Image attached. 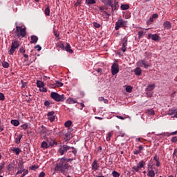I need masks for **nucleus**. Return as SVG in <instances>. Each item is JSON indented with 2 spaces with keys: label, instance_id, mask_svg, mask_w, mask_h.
Listing matches in <instances>:
<instances>
[{
  "label": "nucleus",
  "instance_id": "f257e3e1",
  "mask_svg": "<svg viewBox=\"0 0 177 177\" xmlns=\"http://www.w3.org/2000/svg\"><path fill=\"white\" fill-rule=\"evenodd\" d=\"M68 168H71V165L67 163V161L64 159V158H62L57 160V164L55 167V171H57L61 174H64L66 169Z\"/></svg>",
  "mask_w": 177,
  "mask_h": 177
},
{
  "label": "nucleus",
  "instance_id": "f03ea898",
  "mask_svg": "<svg viewBox=\"0 0 177 177\" xmlns=\"http://www.w3.org/2000/svg\"><path fill=\"white\" fill-rule=\"evenodd\" d=\"M26 30H27L26 26L23 28L21 26H17L16 30L15 31V37H17V38H24L26 34Z\"/></svg>",
  "mask_w": 177,
  "mask_h": 177
},
{
  "label": "nucleus",
  "instance_id": "7ed1b4c3",
  "mask_svg": "<svg viewBox=\"0 0 177 177\" xmlns=\"http://www.w3.org/2000/svg\"><path fill=\"white\" fill-rule=\"evenodd\" d=\"M50 97L55 102H64V95H59L56 92H52Z\"/></svg>",
  "mask_w": 177,
  "mask_h": 177
},
{
  "label": "nucleus",
  "instance_id": "20e7f679",
  "mask_svg": "<svg viewBox=\"0 0 177 177\" xmlns=\"http://www.w3.org/2000/svg\"><path fill=\"white\" fill-rule=\"evenodd\" d=\"M128 21H124L122 19H118L115 23V30H118L121 27H127Z\"/></svg>",
  "mask_w": 177,
  "mask_h": 177
},
{
  "label": "nucleus",
  "instance_id": "39448f33",
  "mask_svg": "<svg viewBox=\"0 0 177 177\" xmlns=\"http://www.w3.org/2000/svg\"><path fill=\"white\" fill-rule=\"evenodd\" d=\"M106 4L111 6L112 12H114L117 9V6H118V1L116 0H107Z\"/></svg>",
  "mask_w": 177,
  "mask_h": 177
},
{
  "label": "nucleus",
  "instance_id": "423d86ee",
  "mask_svg": "<svg viewBox=\"0 0 177 177\" xmlns=\"http://www.w3.org/2000/svg\"><path fill=\"white\" fill-rule=\"evenodd\" d=\"M146 165V162L144 160H141L138 162V166H133L132 167V169L133 172H139V170L142 169V168H145V166Z\"/></svg>",
  "mask_w": 177,
  "mask_h": 177
},
{
  "label": "nucleus",
  "instance_id": "0eeeda50",
  "mask_svg": "<svg viewBox=\"0 0 177 177\" xmlns=\"http://www.w3.org/2000/svg\"><path fill=\"white\" fill-rule=\"evenodd\" d=\"M19 46H20V44H19V41H12L11 44V48L9 50V55H13L16 49H19Z\"/></svg>",
  "mask_w": 177,
  "mask_h": 177
},
{
  "label": "nucleus",
  "instance_id": "6e6552de",
  "mask_svg": "<svg viewBox=\"0 0 177 177\" xmlns=\"http://www.w3.org/2000/svg\"><path fill=\"white\" fill-rule=\"evenodd\" d=\"M119 71H120V68L118 66V64L113 63V65L111 66L112 75H115V74H118Z\"/></svg>",
  "mask_w": 177,
  "mask_h": 177
},
{
  "label": "nucleus",
  "instance_id": "1a4fd4ad",
  "mask_svg": "<svg viewBox=\"0 0 177 177\" xmlns=\"http://www.w3.org/2000/svg\"><path fill=\"white\" fill-rule=\"evenodd\" d=\"M70 150V147L68 145H62L59 149V153L61 154V156H63L65 153H67Z\"/></svg>",
  "mask_w": 177,
  "mask_h": 177
},
{
  "label": "nucleus",
  "instance_id": "9d476101",
  "mask_svg": "<svg viewBox=\"0 0 177 177\" xmlns=\"http://www.w3.org/2000/svg\"><path fill=\"white\" fill-rule=\"evenodd\" d=\"M138 66H140V67H145V68H149V67L150 66L149 62H146L145 59L138 61Z\"/></svg>",
  "mask_w": 177,
  "mask_h": 177
},
{
  "label": "nucleus",
  "instance_id": "9b49d317",
  "mask_svg": "<svg viewBox=\"0 0 177 177\" xmlns=\"http://www.w3.org/2000/svg\"><path fill=\"white\" fill-rule=\"evenodd\" d=\"M46 131H47V129L44 125H42L38 128V133H42V135H45V136H46Z\"/></svg>",
  "mask_w": 177,
  "mask_h": 177
},
{
  "label": "nucleus",
  "instance_id": "f8f14e48",
  "mask_svg": "<svg viewBox=\"0 0 177 177\" xmlns=\"http://www.w3.org/2000/svg\"><path fill=\"white\" fill-rule=\"evenodd\" d=\"M150 38H151V39L153 41H158V39H160V36H158V35L157 34H149L148 35V39H150Z\"/></svg>",
  "mask_w": 177,
  "mask_h": 177
},
{
  "label": "nucleus",
  "instance_id": "ddd939ff",
  "mask_svg": "<svg viewBox=\"0 0 177 177\" xmlns=\"http://www.w3.org/2000/svg\"><path fill=\"white\" fill-rule=\"evenodd\" d=\"M124 41L122 43V52H127V46H128V40L127 37L123 38Z\"/></svg>",
  "mask_w": 177,
  "mask_h": 177
},
{
  "label": "nucleus",
  "instance_id": "4468645a",
  "mask_svg": "<svg viewBox=\"0 0 177 177\" xmlns=\"http://www.w3.org/2000/svg\"><path fill=\"white\" fill-rule=\"evenodd\" d=\"M18 167H19V171L17 172L16 175H19L20 174H23V172H24V171H26L23 164L19 163Z\"/></svg>",
  "mask_w": 177,
  "mask_h": 177
},
{
  "label": "nucleus",
  "instance_id": "2eb2a0df",
  "mask_svg": "<svg viewBox=\"0 0 177 177\" xmlns=\"http://www.w3.org/2000/svg\"><path fill=\"white\" fill-rule=\"evenodd\" d=\"M56 86L60 88V86H63V83L60 82L59 80H57L55 81V84H51V88H56Z\"/></svg>",
  "mask_w": 177,
  "mask_h": 177
},
{
  "label": "nucleus",
  "instance_id": "dca6fc26",
  "mask_svg": "<svg viewBox=\"0 0 177 177\" xmlns=\"http://www.w3.org/2000/svg\"><path fill=\"white\" fill-rule=\"evenodd\" d=\"M30 39V44H37L38 42V37L36 35H32Z\"/></svg>",
  "mask_w": 177,
  "mask_h": 177
},
{
  "label": "nucleus",
  "instance_id": "f3484780",
  "mask_svg": "<svg viewBox=\"0 0 177 177\" xmlns=\"http://www.w3.org/2000/svg\"><path fill=\"white\" fill-rule=\"evenodd\" d=\"M163 27L166 30H169V28H171L172 27V26L171 25V22L166 21L163 24Z\"/></svg>",
  "mask_w": 177,
  "mask_h": 177
},
{
  "label": "nucleus",
  "instance_id": "a211bd4d",
  "mask_svg": "<svg viewBox=\"0 0 177 177\" xmlns=\"http://www.w3.org/2000/svg\"><path fill=\"white\" fill-rule=\"evenodd\" d=\"M99 163H97V160H94L93 162V165H92V168L93 169H94L95 171H97V169H99Z\"/></svg>",
  "mask_w": 177,
  "mask_h": 177
},
{
  "label": "nucleus",
  "instance_id": "6ab92c4d",
  "mask_svg": "<svg viewBox=\"0 0 177 177\" xmlns=\"http://www.w3.org/2000/svg\"><path fill=\"white\" fill-rule=\"evenodd\" d=\"M64 50L68 52L69 53H73V50L71 49V46H70V44H66V46L64 47Z\"/></svg>",
  "mask_w": 177,
  "mask_h": 177
},
{
  "label": "nucleus",
  "instance_id": "aec40b11",
  "mask_svg": "<svg viewBox=\"0 0 177 177\" xmlns=\"http://www.w3.org/2000/svg\"><path fill=\"white\" fill-rule=\"evenodd\" d=\"M12 150L14 153H15L16 156H19L21 151V149H20L19 147H13Z\"/></svg>",
  "mask_w": 177,
  "mask_h": 177
},
{
  "label": "nucleus",
  "instance_id": "412c9836",
  "mask_svg": "<svg viewBox=\"0 0 177 177\" xmlns=\"http://www.w3.org/2000/svg\"><path fill=\"white\" fill-rule=\"evenodd\" d=\"M134 73L136 75H140L142 74V68H140V67H137L134 69Z\"/></svg>",
  "mask_w": 177,
  "mask_h": 177
},
{
  "label": "nucleus",
  "instance_id": "4be33fe9",
  "mask_svg": "<svg viewBox=\"0 0 177 177\" xmlns=\"http://www.w3.org/2000/svg\"><path fill=\"white\" fill-rule=\"evenodd\" d=\"M37 88H44V86H45V83H44V82H42V81L37 80Z\"/></svg>",
  "mask_w": 177,
  "mask_h": 177
},
{
  "label": "nucleus",
  "instance_id": "5701e85b",
  "mask_svg": "<svg viewBox=\"0 0 177 177\" xmlns=\"http://www.w3.org/2000/svg\"><path fill=\"white\" fill-rule=\"evenodd\" d=\"M86 3L87 6H91V5H95L96 3V0H86Z\"/></svg>",
  "mask_w": 177,
  "mask_h": 177
},
{
  "label": "nucleus",
  "instance_id": "b1692460",
  "mask_svg": "<svg viewBox=\"0 0 177 177\" xmlns=\"http://www.w3.org/2000/svg\"><path fill=\"white\" fill-rule=\"evenodd\" d=\"M66 103H68V104H74L77 103V101L73 98H68L66 100Z\"/></svg>",
  "mask_w": 177,
  "mask_h": 177
},
{
  "label": "nucleus",
  "instance_id": "393cba45",
  "mask_svg": "<svg viewBox=\"0 0 177 177\" xmlns=\"http://www.w3.org/2000/svg\"><path fill=\"white\" fill-rule=\"evenodd\" d=\"M156 88V84H151L147 86L146 88V91H149V92H151Z\"/></svg>",
  "mask_w": 177,
  "mask_h": 177
},
{
  "label": "nucleus",
  "instance_id": "a878e982",
  "mask_svg": "<svg viewBox=\"0 0 177 177\" xmlns=\"http://www.w3.org/2000/svg\"><path fill=\"white\" fill-rule=\"evenodd\" d=\"M176 113V109H170L168 111V115H174V114H175Z\"/></svg>",
  "mask_w": 177,
  "mask_h": 177
},
{
  "label": "nucleus",
  "instance_id": "bb28decb",
  "mask_svg": "<svg viewBox=\"0 0 177 177\" xmlns=\"http://www.w3.org/2000/svg\"><path fill=\"white\" fill-rule=\"evenodd\" d=\"M11 124L14 125V127H19V124H20V122L17 120H12Z\"/></svg>",
  "mask_w": 177,
  "mask_h": 177
},
{
  "label": "nucleus",
  "instance_id": "cd10ccee",
  "mask_svg": "<svg viewBox=\"0 0 177 177\" xmlns=\"http://www.w3.org/2000/svg\"><path fill=\"white\" fill-rule=\"evenodd\" d=\"M71 125H73V122H71V120H68L64 123V127H66V128H70Z\"/></svg>",
  "mask_w": 177,
  "mask_h": 177
},
{
  "label": "nucleus",
  "instance_id": "c85d7f7f",
  "mask_svg": "<svg viewBox=\"0 0 177 177\" xmlns=\"http://www.w3.org/2000/svg\"><path fill=\"white\" fill-rule=\"evenodd\" d=\"M120 8H121L122 10H128V9H129V5L122 4Z\"/></svg>",
  "mask_w": 177,
  "mask_h": 177
},
{
  "label": "nucleus",
  "instance_id": "c756f323",
  "mask_svg": "<svg viewBox=\"0 0 177 177\" xmlns=\"http://www.w3.org/2000/svg\"><path fill=\"white\" fill-rule=\"evenodd\" d=\"M148 176H150V177H154L156 176V173L154 172V171L153 169L151 170H149L148 171Z\"/></svg>",
  "mask_w": 177,
  "mask_h": 177
},
{
  "label": "nucleus",
  "instance_id": "7c9ffc66",
  "mask_svg": "<svg viewBox=\"0 0 177 177\" xmlns=\"http://www.w3.org/2000/svg\"><path fill=\"white\" fill-rule=\"evenodd\" d=\"M22 138H23V135L18 136L17 138H15V143H17V145H19Z\"/></svg>",
  "mask_w": 177,
  "mask_h": 177
},
{
  "label": "nucleus",
  "instance_id": "2f4dec72",
  "mask_svg": "<svg viewBox=\"0 0 177 177\" xmlns=\"http://www.w3.org/2000/svg\"><path fill=\"white\" fill-rule=\"evenodd\" d=\"M46 16H50V9H49V6H48L44 11Z\"/></svg>",
  "mask_w": 177,
  "mask_h": 177
},
{
  "label": "nucleus",
  "instance_id": "473e14b6",
  "mask_svg": "<svg viewBox=\"0 0 177 177\" xmlns=\"http://www.w3.org/2000/svg\"><path fill=\"white\" fill-rule=\"evenodd\" d=\"M1 65H2V66H3L4 68H9L10 64H9L8 62H3L1 63Z\"/></svg>",
  "mask_w": 177,
  "mask_h": 177
},
{
  "label": "nucleus",
  "instance_id": "72a5a7b5",
  "mask_svg": "<svg viewBox=\"0 0 177 177\" xmlns=\"http://www.w3.org/2000/svg\"><path fill=\"white\" fill-rule=\"evenodd\" d=\"M57 48H60V49H62V50H64V44L63 43H57Z\"/></svg>",
  "mask_w": 177,
  "mask_h": 177
},
{
  "label": "nucleus",
  "instance_id": "f704fd0d",
  "mask_svg": "<svg viewBox=\"0 0 177 177\" xmlns=\"http://www.w3.org/2000/svg\"><path fill=\"white\" fill-rule=\"evenodd\" d=\"M41 147L42 149H48V143L44 141L41 142Z\"/></svg>",
  "mask_w": 177,
  "mask_h": 177
},
{
  "label": "nucleus",
  "instance_id": "c9c22d12",
  "mask_svg": "<svg viewBox=\"0 0 177 177\" xmlns=\"http://www.w3.org/2000/svg\"><path fill=\"white\" fill-rule=\"evenodd\" d=\"M176 134H177V131L171 132L169 134H168V133H165L163 134V136H174V135H176Z\"/></svg>",
  "mask_w": 177,
  "mask_h": 177
},
{
  "label": "nucleus",
  "instance_id": "e433bc0d",
  "mask_svg": "<svg viewBox=\"0 0 177 177\" xmlns=\"http://www.w3.org/2000/svg\"><path fill=\"white\" fill-rule=\"evenodd\" d=\"M147 113L149 114V115H154V114H156L153 109H147Z\"/></svg>",
  "mask_w": 177,
  "mask_h": 177
},
{
  "label": "nucleus",
  "instance_id": "4c0bfd02",
  "mask_svg": "<svg viewBox=\"0 0 177 177\" xmlns=\"http://www.w3.org/2000/svg\"><path fill=\"white\" fill-rule=\"evenodd\" d=\"M154 21V18H153V17H151L148 21H147V25H150L151 24V23H153Z\"/></svg>",
  "mask_w": 177,
  "mask_h": 177
},
{
  "label": "nucleus",
  "instance_id": "58836bf2",
  "mask_svg": "<svg viewBox=\"0 0 177 177\" xmlns=\"http://www.w3.org/2000/svg\"><path fill=\"white\" fill-rule=\"evenodd\" d=\"M55 115H53V116H48V121H50V122H53V121H55Z\"/></svg>",
  "mask_w": 177,
  "mask_h": 177
},
{
  "label": "nucleus",
  "instance_id": "ea45409f",
  "mask_svg": "<svg viewBox=\"0 0 177 177\" xmlns=\"http://www.w3.org/2000/svg\"><path fill=\"white\" fill-rule=\"evenodd\" d=\"M49 146H53L55 145H57L56 142L53 140H50V141L48 140Z\"/></svg>",
  "mask_w": 177,
  "mask_h": 177
},
{
  "label": "nucleus",
  "instance_id": "a19ab883",
  "mask_svg": "<svg viewBox=\"0 0 177 177\" xmlns=\"http://www.w3.org/2000/svg\"><path fill=\"white\" fill-rule=\"evenodd\" d=\"M113 136V133H109L107 136H106V140L107 142H110L111 137Z\"/></svg>",
  "mask_w": 177,
  "mask_h": 177
},
{
  "label": "nucleus",
  "instance_id": "79ce46f5",
  "mask_svg": "<svg viewBox=\"0 0 177 177\" xmlns=\"http://www.w3.org/2000/svg\"><path fill=\"white\" fill-rule=\"evenodd\" d=\"M112 175H113V177H120V173H118L116 171H113L112 172Z\"/></svg>",
  "mask_w": 177,
  "mask_h": 177
},
{
  "label": "nucleus",
  "instance_id": "37998d69",
  "mask_svg": "<svg viewBox=\"0 0 177 177\" xmlns=\"http://www.w3.org/2000/svg\"><path fill=\"white\" fill-rule=\"evenodd\" d=\"M126 91L129 92V93H131V92H132V86H126Z\"/></svg>",
  "mask_w": 177,
  "mask_h": 177
},
{
  "label": "nucleus",
  "instance_id": "c03bdc74",
  "mask_svg": "<svg viewBox=\"0 0 177 177\" xmlns=\"http://www.w3.org/2000/svg\"><path fill=\"white\" fill-rule=\"evenodd\" d=\"M44 106H46V107H47V109H49V106H50V102H49V101L46 100L44 102Z\"/></svg>",
  "mask_w": 177,
  "mask_h": 177
},
{
  "label": "nucleus",
  "instance_id": "a18cd8bd",
  "mask_svg": "<svg viewBox=\"0 0 177 177\" xmlns=\"http://www.w3.org/2000/svg\"><path fill=\"white\" fill-rule=\"evenodd\" d=\"M55 115V111H50L47 113V117H51V116H53Z\"/></svg>",
  "mask_w": 177,
  "mask_h": 177
},
{
  "label": "nucleus",
  "instance_id": "49530a36",
  "mask_svg": "<svg viewBox=\"0 0 177 177\" xmlns=\"http://www.w3.org/2000/svg\"><path fill=\"white\" fill-rule=\"evenodd\" d=\"M5 168V163L0 164V174H2V169Z\"/></svg>",
  "mask_w": 177,
  "mask_h": 177
},
{
  "label": "nucleus",
  "instance_id": "de8ad7c7",
  "mask_svg": "<svg viewBox=\"0 0 177 177\" xmlns=\"http://www.w3.org/2000/svg\"><path fill=\"white\" fill-rule=\"evenodd\" d=\"M0 100L3 101L5 100V95L3 93H0Z\"/></svg>",
  "mask_w": 177,
  "mask_h": 177
},
{
  "label": "nucleus",
  "instance_id": "09e8293b",
  "mask_svg": "<svg viewBox=\"0 0 177 177\" xmlns=\"http://www.w3.org/2000/svg\"><path fill=\"white\" fill-rule=\"evenodd\" d=\"M93 26H94V27H95V28H100V24H98L97 22H94Z\"/></svg>",
  "mask_w": 177,
  "mask_h": 177
},
{
  "label": "nucleus",
  "instance_id": "8fccbe9b",
  "mask_svg": "<svg viewBox=\"0 0 177 177\" xmlns=\"http://www.w3.org/2000/svg\"><path fill=\"white\" fill-rule=\"evenodd\" d=\"M65 161H66V164H68V162H71L73 161V158H66V157L64 158Z\"/></svg>",
  "mask_w": 177,
  "mask_h": 177
},
{
  "label": "nucleus",
  "instance_id": "3c124183",
  "mask_svg": "<svg viewBox=\"0 0 177 177\" xmlns=\"http://www.w3.org/2000/svg\"><path fill=\"white\" fill-rule=\"evenodd\" d=\"M171 141L172 142V143H176L177 142V137H173L171 140Z\"/></svg>",
  "mask_w": 177,
  "mask_h": 177
},
{
  "label": "nucleus",
  "instance_id": "603ef678",
  "mask_svg": "<svg viewBox=\"0 0 177 177\" xmlns=\"http://www.w3.org/2000/svg\"><path fill=\"white\" fill-rule=\"evenodd\" d=\"M145 32H143L142 30H140L138 32V38H140L142 35H144Z\"/></svg>",
  "mask_w": 177,
  "mask_h": 177
},
{
  "label": "nucleus",
  "instance_id": "864d4df0",
  "mask_svg": "<svg viewBox=\"0 0 177 177\" xmlns=\"http://www.w3.org/2000/svg\"><path fill=\"white\" fill-rule=\"evenodd\" d=\"M13 169V165L9 164L8 166V171H12Z\"/></svg>",
  "mask_w": 177,
  "mask_h": 177
},
{
  "label": "nucleus",
  "instance_id": "5fc2aeb1",
  "mask_svg": "<svg viewBox=\"0 0 177 177\" xmlns=\"http://www.w3.org/2000/svg\"><path fill=\"white\" fill-rule=\"evenodd\" d=\"M40 92H48V89H46V88L44 87H41L39 88Z\"/></svg>",
  "mask_w": 177,
  "mask_h": 177
},
{
  "label": "nucleus",
  "instance_id": "6e6d98bb",
  "mask_svg": "<svg viewBox=\"0 0 177 177\" xmlns=\"http://www.w3.org/2000/svg\"><path fill=\"white\" fill-rule=\"evenodd\" d=\"M24 173L22 174L21 177H24L27 174H28V170L26 169L23 171Z\"/></svg>",
  "mask_w": 177,
  "mask_h": 177
},
{
  "label": "nucleus",
  "instance_id": "4d7b16f0",
  "mask_svg": "<svg viewBox=\"0 0 177 177\" xmlns=\"http://www.w3.org/2000/svg\"><path fill=\"white\" fill-rule=\"evenodd\" d=\"M20 53H26V50L23 47H20L19 48Z\"/></svg>",
  "mask_w": 177,
  "mask_h": 177
},
{
  "label": "nucleus",
  "instance_id": "13d9d810",
  "mask_svg": "<svg viewBox=\"0 0 177 177\" xmlns=\"http://www.w3.org/2000/svg\"><path fill=\"white\" fill-rule=\"evenodd\" d=\"M37 48H38L37 50L38 52H39L42 49V47H41V46L39 45H37L35 46V49H37Z\"/></svg>",
  "mask_w": 177,
  "mask_h": 177
},
{
  "label": "nucleus",
  "instance_id": "bf43d9fd",
  "mask_svg": "<svg viewBox=\"0 0 177 177\" xmlns=\"http://www.w3.org/2000/svg\"><path fill=\"white\" fill-rule=\"evenodd\" d=\"M140 151L139 150H134L133 151V154H135V156H138V154H140Z\"/></svg>",
  "mask_w": 177,
  "mask_h": 177
},
{
  "label": "nucleus",
  "instance_id": "052dcab7",
  "mask_svg": "<svg viewBox=\"0 0 177 177\" xmlns=\"http://www.w3.org/2000/svg\"><path fill=\"white\" fill-rule=\"evenodd\" d=\"M37 168L38 167H37L35 165L30 167V169H32V171H35V169H37Z\"/></svg>",
  "mask_w": 177,
  "mask_h": 177
},
{
  "label": "nucleus",
  "instance_id": "680f3d73",
  "mask_svg": "<svg viewBox=\"0 0 177 177\" xmlns=\"http://www.w3.org/2000/svg\"><path fill=\"white\" fill-rule=\"evenodd\" d=\"M138 149H139L138 151H140V153H142V151H143V150H144L143 145H140L138 147Z\"/></svg>",
  "mask_w": 177,
  "mask_h": 177
},
{
  "label": "nucleus",
  "instance_id": "e2e57ef3",
  "mask_svg": "<svg viewBox=\"0 0 177 177\" xmlns=\"http://www.w3.org/2000/svg\"><path fill=\"white\" fill-rule=\"evenodd\" d=\"M21 128H23V129H24V130H26V129H27V128H28V125H27L26 124H23V125H21Z\"/></svg>",
  "mask_w": 177,
  "mask_h": 177
},
{
  "label": "nucleus",
  "instance_id": "0e129e2a",
  "mask_svg": "<svg viewBox=\"0 0 177 177\" xmlns=\"http://www.w3.org/2000/svg\"><path fill=\"white\" fill-rule=\"evenodd\" d=\"M95 71H97V73H100V75H102V68L95 69Z\"/></svg>",
  "mask_w": 177,
  "mask_h": 177
},
{
  "label": "nucleus",
  "instance_id": "69168bd1",
  "mask_svg": "<svg viewBox=\"0 0 177 177\" xmlns=\"http://www.w3.org/2000/svg\"><path fill=\"white\" fill-rule=\"evenodd\" d=\"M39 177H45V172L42 171L39 174Z\"/></svg>",
  "mask_w": 177,
  "mask_h": 177
},
{
  "label": "nucleus",
  "instance_id": "338daca9",
  "mask_svg": "<svg viewBox=\"0 0 177 177\" xmlns=\"http://www.w3.org/2000/svg\"><path fill=\"white\" fill-rule=\"evenodd\" d=\"M153 160L157 162L158 161V160H160V158H158V156H157V155H155L153 157Z\"/></svg>",
  "mask_w": 177,
  "mask_h": 177
},
{
  "label": "nucleus",
  "instance_id": "774afa93",
  "mask_svg": "<svg viewBox=\"0 0 177 177\" xmlns=\"http://www.w3.org/2000/svg\"><path fill=\"white\" fill-rule=\"evenodd\" d=\"M54 35L56 38H59V34L56 32V30H54Z\"/></svg>",
  "mask_w": 177,
  "mask_h": 177
}]
</instances>
